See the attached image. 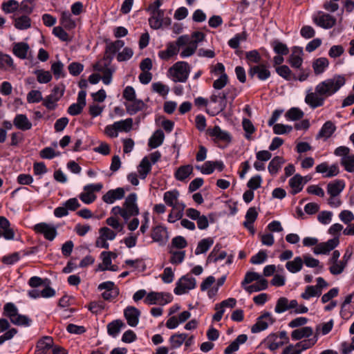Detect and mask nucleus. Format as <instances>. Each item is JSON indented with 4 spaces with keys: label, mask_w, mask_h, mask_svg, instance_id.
<instances>
[{
    "label": "nucleus",
    "mask_w": 354,
    "mask_h": 354,
    "mask_svg": "<svg viewBox=\"0 0 354 354\" xmlns=\"http://www.w3.org/2000/svg\"><path fill=\"white\" fill-rule=\"evenodd\" d=\"M0 230L6 239L12 240L14 239V231L10 228L9 221L4 216H0Z\"/></svg>",
    "instance_id": "a878e982"
},
{
    "label": "nucleus",
    "mask_w": 354,
    "mask_h": 354,
    "mask_svg": "<svg viewBox=\"0 0 354 354\" xmlns=\"http://www.w3.org/2000/svg\"><path fill=\"white\" fill-rule=\"evenodd\" d=\"M29 46L24 42L17 43L13 46L14 54L21 59L26 58Z\"/></svg>",
    "instance_id": "ea45409f"
},
{
    "label": "nucleus",
    "mask_w": 354,
    "mask_h": 354,
    "mask_svg": "<svg viewBox=\"0 0 354 354\" xmlns=\"http://www.w3.org/2000/svg\"><path fill=\"white\" fill-rule=\"evenodd\" d=\"M179 195V192L176 189L168 191L164 194L163 199L167 205L173 207L178 200Z\"/></svg>",
    "instance_id": "49530a36"
},
{
    "label": "nucleus",
    "mask_w": 354,
    "mask_h": 354,
    "mask_svg": "<svg viewBox=\"0 0 354 354\" xmlns=\"http://www.w3.org/2000/svg\"><path fill=\"white\" fill-rule=\"evenodd\" d=\"M125 190L123 187H118L108 191L103 196L102 200L107 204H112L116 200H120L124 197Z\"/></svg>",
    "instance_id": "6ab92c4d"
},
{
    "label": "nucleus",
    "mask_w": 354,
    "mask_h": 354,
    "mask_svg": "<svg viewBox=\"0 0 354 354\" xmlns=\"http://www.w3.org/2000/svg\"><path fill=\"white\" fill-rule=\"evenodd\" d=\"M340 164L344 169L350 173L354 172V154L341 158Z\"/></svg>",
    "instance_id": "5fc2aeb1"
},
{
    "label": "nucleus",
    "mask_w": 354,
    "mask_h": 354,
    "mask_svg": "<svg viewBox=\"0 0 354 354\" xmlns=\"http://www.w3.org/2000/svg\"><path fill=\"white\" fill-rule=\"evenodd\" d=\"M313 21L319 26L329 29L336 24V19L329 14L319 12L317 16L313 18Z\"/></svg>",
    "instance_id": "2eb2a0df"
},
{
    "label": "nucleus",
    "mask_w": 354,
    "mask_h": 354,
    "mask_svg": "<svg viewBox=\"0 0 354 354\" xmlns=\"http://www.w3.org/2000/svg\"><path fill=\"white\" fill-rule=\"evenodd\" d=\"M177 45L178 46V49L183 48L180 52V57L182 58H185L192 56L194 55L197 49L195 43H190L189 40V35H184L180 36L177 39Z\"/></svg>",
    "instance_id": "1a4fd4ad"
},
{
    "label": "nucleus",
    "mask_w": 354,
    "mask_h": 354,
    "mask_svg": "<svg viewBox=\"0 0 354 354\" xmlns=\"http://www.w3.org/2000/svg\"><path fill=\"white\" fill-rule=\"evenodd\" d=\"M289 301L286 297H280L276 304L274 311L277 313H282L289 310Z\"/></svg>",
    "instance_id": "13d9d810"
},
{
    "label": "nucleus",
    "mask_w": 354,
    "mask_h": 354,
    "mask_svg": "<svg viewBox=\"0 0 354 354\" xmlns=\"http://www.w3.org/2000/svg\"><path fill=\"white\" fill-rule=\"evenodd\" d=\"M37 80L41 84H46L52 80V75L49 71L38 70L35 71Z\"/></svg>",
    "instance_id": "0e129e2a"
},
{
    "label": "nucleus",
    "mask_w": 354,
    "mask_h": 354,
    "mask_svg": "<svg viewBox=\"0 0 354 354\" xmlns=\"http://www.w3.org/2000/svg\"><path fill=\"white\" fill-rule=\"evenodd\" d=\"M208 135L214 138V140L229 142L231 140L230 135L225 131H223L219 127L215 126L207 130Z\"/></svg>",
    "instance_id": "412c9836"
},
{
    "label": "nucleus",
    "mask_w": 354,
    "mask_h": 354,
    "mask_svg": "<svg viewBox=\"0 0 354 354\" xmlns=\"http://www.w3.org/2000/svg\"><path fill=\"white\" fill-rule=\"evenodd\" d=\"M103 185L101 183L90 184L84 187V192L79 196L80 199L86 204L92 203L95 199V192H100Z\"/></svg>",
    "instance_id": "9d476101"
},
{
    "label": "nucleus",
    "mask_w": 354,
    "mask_h": 354,
    "mask_svg": "<svg viewBox=\"0 0 354 354\" xmlns=\"http://www.w3.org/2000/svg\"><path fill=\"white\" fill-rule=\"evenodd\" d=\"M172 300V296L169 293L150 292L147 295L144 302L147 305L164 306Z\"/></svg>",
    "instance_id": "423d86ee"
},
{
    "label": "nucleus",
    "mask_w": 354,
    "mask_h": 354,
    "mask_svg": "<svg viewBox=\"0 0 354 354\" xmlns=\"http://www.w3.org/2000/svg\"><path fill=\"white\" fill-rule=\"evenodd\" d=\"M319 328V326H317L316 328V335L313 337L302 340L296 344V348H298L301 353L302 351L306 350L316 344V342H317V335Z\"/></svg>",
    "instance_id": "4c0bfd02"
},
{
    "label": "nucleus",
    "mask_w": 354,
    "mask_h": 354,
    "mask_svg": "<svg viewBox=\"0 0 354 354\" xmlns=\"http://www.w3.org/2000/svg\"><path fill=\"white\" fill-rule=\"evenodd\" d=\"M124 45L122 40H116L114 42H110L106 44L104 57L100 60V62H105V65H110L114 55Z\"/></svg>",
    "instance_id": "9b49d317"
},
{
    "label": "nucleus",
    "mask_w": 354,
    "mask_h": 354,
    "mask_svg": "<svg viewBox=\"0 0 354 354\" xmlns=\"http://www.w3.org/2000/svg\"><path fill=\"white\" fill-rule=\"evenodd\" d=\"M114 124L118 131L129 132L132 128L133 120L132 118H127L115 122Z\"/></svg>",
    "instance_id": "603ef678"
},
{
    "label": "nucleus",
    "mask_w": 354,
    "mask_h": 354,
    "mask_svg": "<svg viewBox=\"0 0 354 354\" xmlns=\"http://www.w3.org/2000/svg\"><path fill=\"white\" fill-rule=\"evenodd\" d=\"M109 65H105V62L100 61L93 65L95 71L103 73L102 80L103 83L106 85L111 82L112 74L114 72V69L109 68Z\"/></svg>",
    "instance_id": "f3484780"
},
{
    "label": "nucleus",
    "mask_w": 354,
    "mask_h": 354,
    "mask_svg": "<svg viewBox=\"0 0 354 354\" xmlns=\"http://www.w3.org/2000/svg\"><path fill=\"white\" fill-rule=\"evenodd\" d=\"M151 169V164L149 158L145 157L138 166V173L142 179H145Z\"/></svg>",
    "instance_id": "c03bdc74"
},
{
    "label": "nucleus",
    "mask_w": 354,
    "mask_h": 354,
    "mask_svg": "<svg viewBox=\"0 0 354 354\" xmlns=\"http://www.w3.org/2000/svg\"><path fill=\"white\" fill-rule=\"evenodd\" d=\"M313 333V328L310 326H304L294 330L291 333V337L293 340H299L304 337H309Z\"/></svg>",
    "instance_id": "7c9ffc66"
},
{
    "label": "nucleus",
    "mask_w": 354,
    "mask_h": 354,
    "mask_svg": "<svg viewBox=\"0 0 354 354\" xmlns=\"http://www.w3.org/2000/svg\"><path fill=\"white\" fill-rule=\"evenodd\" d=\"M140 315V310L133 306H128L124 310V316L127 324L132 327L138 325Z\"/></svg>",
    "instance_id": "a211bd4d"
},
{
    "label": "nucleus",
    "mask_w": 354,
    "mask_h": 354,
    "mask_svg": "<svg viewBox=\"0 0 354 354\" xmlns=\"http://www.w3.org/2000/svg\"><path fill=\"white\" fill-rule=\"evenodd\" d=\"M346 84V78L342 75H335L331 78L319 82L315 91L309 89L305 97V102L312 109L324 105L326 99L336 93Z\"/></svg>",
    "instance_id": "f257e3e1"
},
{
    "label": "nucleus",
    "mask_w": 354,
    "mask_h": 354,
    "mask_svg": "<svg viewBox=\"0 0 354 354\" xmlns=\"http://www.w3.org/2000/svg\"><path fill=\"white\" fill-rule=\"evenodd\" d=\"M272 46L275 53L278 55H286L289 53V49L288 46L285 44L278 40L273 41L272 42Z\"/></svg>",
    "instance_id": "864d4df0"
},
{
    "label": "nucleus",
    "mask_w": 354,
    "mask_h": 354,
    "mask_svg": "<svg viewBox=\"0 0 354 354\" xmlns=\"http://www.w3.org/2000/svg\"><path fill=\"white\" fill-rule=\"evenodd\" d=\"M227 82L228 76L227 74H223L214 80L212 86L216 90H221L227 85Z\"/></svg>",
    "instance_id": "774afa93"
},
{
    "label": "nucleus",
    "mask_w": 354,
    "mask_h": 354,
    "mask_svg": "<svg viewBox=\"0 0 354 354\" xmlns=\"http://www.w3.org/2000/svg\"><path fill=\"white\" fill-rule=\"evenodd\" d=\"M151 88L153 91L158 93L162 96L167 95L169 91V88L167 85L160 82L153 83Z\"/></svg>",
    "instance_id": "e2e57ef3"
},
{
    "label": "nucleus",
    "mask_w": 354,
    "mask_h": 354,
    "mask_svg": "<svg viewBox=\"0 0 354 354\" xmlns=\"http://www.w3.org/2000/svg\"><path fill=\"white\" fill-rule=\"evenodd\" d=\"M125 326L124 323L120 319L114 320L107 325V331L109 335L115 337L120 332L121 328Z\"/></svg>",
    "instance_id": "72a5a7b5"
},
{
    "label": "nucleus",
    "mask_w": 354,
    "mask_h": 354,
    "mask_svg": "<svg viewBox=\"0 0 354 354\" xmlns=\"http://www.w3.org/2000/svg\"><path fill=\"white\" fill-rule=\"evenodd\" d=\"M214 241L212 238L203 239L198 242L195 254L198 255L202 253L206 252L209 248L213 245Z\"/></svg>",
    "instance_id": "de8ad7c7"
},
{
    "label": "nucleus",
    "mask_w": 354,
    "mask_h": 354,
    "mask_svg": "<svg viewBox=\"0 0 354 354\" xmlns=\"http://www.w3.org/2000/svg\"><path fill=\"white\" fill-rule=\"evenodd\" d=\"M302 54L303 50L301 48L295 46L292 48V54L289 57V63L292 67L296 68L301 67L303 62Z\"/></svg>",
    "instance_id": "393cba45"
},
{
    "label": "nucleus",
    "mask_w": 354,
    "mask_h": 354,
    "mask_svg": "<svg viewBox=\"0 0 354 354\" xmlns=\"http://www.w3.org/2000/svg\"><path fill=\"white\" fill-rule=\"evenodd\" d=\"M304 112L299 108H291L286 113V117L290 120H297L302 118Z\"/></svg>",
    "instance_id": "680f3d73"
},
{
    "label": "nucleus",
    "mask_w": 354,
    "mask_h": 354,
    "mask_svg": "<svg viewBox=\"0 0 354 354\" xmlns=\"http://www.w3.org/2000/svg\"><path fill=\"white\" fill-rule=\"evenodd\" d=\"M245 40H246V35L245 32L236 34L233 38L229 40L228 45L232 48L236 49L239 47L240 42Z\"/></svg>",
    "instance_id": "69168bd1"
},
{
    "label": "nucleus",
    "mask_w": 354,
    "mask_h": 354,
    "mask_svg": "<svg viewBox=\"0 0 354 354\" xmlns=\"http://www.w3.org/2000/svg\"><path fill=\"white\" fill-rule=\"evenodd\" d=\"M196 281L193 277L187 274L183 276L176 283V286L174 290L176 295H180L187 293L189 290L195 288Z\"/></svg>",
    "instance_id": "0eeeda50"
},
{
    "label": "nucleus",
    "mask_w": 354,
    "mask_h": 354,
    "mask_svg": "<svg viewBox=\"0 0 354 354\" xmlns=\"http://www.w3.org/2000/svg\"><path fill=\"white\" fill-rule=\"evenodd\" d=\"M335 129L336 127L335 124L331 121H327L321 128L317 136V138H323L326 140L332 136Z\"/></svg>",
    "instance_id": "c756f323"
},
{
    "label": "nucleus",
    "mask_w": 354,
    "mask_h": 354,
    "mask_svg": "<svg viewBox=\"0 0 354 354\" xmlns=\"http://www.w3.org/2000/svg\"><path fill=\"white\" fill-rule=\"evenodd\" d=\"M274 319L270 313L266 312L257 318V321L251 328L253 333H257L266 330L269 325L274 322Z\"/></svg>",
    "instance_id": "ddd939ff"
},
{
    "label": "nucleus",
    "mask_w": 354,
    "mask_h": 354,
    "mask_svg": "<svg viewBox=\"0 0 354 354\" xmlns=\"http://www.w3.org/2000/svg\"><path fill=\"white\" fill-rule=\"evenodd\" d=\"M175 82H185L188 79L190 68L189 65L185 62H177L168 71Z\"/></svg>",
    "instance_id": "20e7f679"
},
{
    "label": "nucleus",
    "mask_w": 354,
    "mask_h": 354,
    "mask_svg": "<svg viewBox=\"0 0 354 354\" xmlns=\"http://www.w3.org/2000/svg\"><path fill=\"white\" fill-rule=\"evenodd\" d=\"M129 103H125L127 111L130 115L136 114L139 111L142 110L145 106L144 102L140 100H135L129 101Z\"/></svg>",
    "instance_id": "c9c22d12"
},
{
    "label": "nucleus",
    "mask_w": 354,
    "mask_h": 354,
    "mask_svg": "<svg viewBox=\"0 0 354 354\" xmlns=\"http://www.w3.org/2000/svg\"><path fill=\"white\" fill-rule=\"evenodd\" d=\"M329 264H330L329 271L333 275H337L343 272L346 266L345 262H343L342 260L337 262L330 263Z\"/></svg>",
    "instance_id": "4d7b16f0"
},
{
    "label": "nucleus",
    "mask_w": 354,
    "mask_h": 354,
    "mask_svg": "<svg viewBox=\"0 0 354 354\" xmlns=\"http://www.w3.org/2000/svg\"><path fill=\"white\" fill-rule=\"evenodd\" d=\"M187 335L185 333L176 334L171 336L169 341L172 348L180 347L185 341Z\"/></svg>",
    "instance_id": "6e6d98bb"
},
{
    "label": "nucleus",
    "mask_w": 354,
    "mask_h": 354,
    "mask_svg": "<svg viewBox=\"0 0 354 354\" xmlns=\"http://www.w3.org/2000/svg\"><path fill=\"white\" fill-rule=\"evenodd\" d=\"M170 253L171 254L170 258V262L172 264L181 263L185 257V251H171Z\"/></svg>",
    "instance_id": "338daca9"
},
{
    "label": "nucleus",
    "mask_w": 354,
    "mask_h": 354,
    "mask_svg": "<svg viewBox=\"0 0 354 354\" xmlns=\"http://www.w3.org/2000/svg\"><path fill=\"white\" fill-rule=\"evenodd\" d=\"M14 26L18 30H26L31 26V19L28 15H22L14 17Z\"/></svg>",
    "instance_id": "c85d7f7f"
},
{
    "label": "nucleus",
    "mask_w": 354,
    "mask_h": 354,
    "mask_svg": "<svg viewBox=\"0 0 354 354\" xmlns=\"http://www.w3.org/2000/svg\"><path fill=\"white\" fill-rule=\"evenodd\" d=\"M64 92V86L63 85L56 86L52 93L43 100V105L48 110L55 109L57 106V102L62 97Z\"/></svg>",
    "instance_id": "6e6552de"
},
{
    "label": "nucleus",
    "mask_w": 354,
    "mask_h": 354,
    "mask_svg": "<svg viewBox=\"0 0 354 354\" xmlns=\"http://www.w3.org/2000/svg\"><path fill=\"white\" fill-rule=\"evenodd\" d=\"M137 195L135 193L130 194L125 199L123 203V218L127 221L131 216H135L139 214V208L136 203Z\"/></svg>",
    "instance_id": "39448f33"
},
{
    "label": "nucleus",
    "mask_w": 354,
    "mask_h": 354,
    "mask_svg": "<svg viewBox=\"0 0 354 354\" xmlns=\"http://www.w3.org/2000/svg\"><path fill=\"white\" fill-rule=\"evenodd\" d=\"M34 7L33 0H24L19 3V12L28 16L32 12Z\"/></svg>",
    "instance_id": "3c124183"
},
{
    "label": "nucleus",
    "mask_w": 354,
    "mask_h": 354,
    "mask_svg": "<svg viewBox=\"0 0 354 354\" xmlns=\"http://www.w3.org/2000/svg\"><path fill=\"white\" fill-rule=\"evenodd\" d=\"M268 288V281L263 278H261L257 280L254 284L245 286L244 289L249 293L254 292H259L261 290H266Z\"/></svg>",
    "instance_id": "a19ab883"
},
{
    "label": "nucleus",
    "mask_w": 354,
    "mask_h": 354,
    "mask_svg": "<svg viewBox=\"0 0 354 354\" xmlns=\"http://www.w3.org/2000/svg\"><path fill=\"white\" fill-rule=\"evenodd\" d=\"M60 24L65 28L71 30L75 27V22L72 19L71 15L68 11L62 12Z\"/></svg>",
    "instance_id": "a18cd8bd"
},
{
    "label": "nucleus",
    "mask_w": 354,
    "mask_h": 354,
    "mask_svg": "<svg viewBox=\"0 0 354 354\" xmlns=\"http://www.w3.org/2000/svg\"><path fill=\"white\" fill-rule=\"evenodd\" d=\"M219 250L218 245H216V246L214 247L213 250L209 254V256L207 257V261L216 263L218 260L224 259L226 257L227 253L225 251H222L219 253L218 255H216L215 254V252L216 250Z\"/></svg>",
    "instance_id": "052dcab7"
},
{
    "label": "nucleus",
    "mask_w": 354,
    "mask_h": 354,
    "mask_svg": "<svg viewBox=\"0 0 354 354\" xmlns=\"http://www.w3.org/2000/svg\"><path fill=\"white\" fill-rule=\"evenodd\" d=\"M277 74L286 80H297V77L292 73L289 67L282 65L276 68Z\"/></svg>",
    "instance_id": "8fccbe9b"
},
{
    "label": "nucleus",
    "mask_w": 354,
    "mask_h": 354,
    "mask_svg": "<svg viewBox=\"0 0 354 354\" xmlns=\"http://www.w3.org/2000/svg\"><path fill=\"white\" fill-rule=\"evenodd\" d=\"M345 187V183L342 180H336L327 185V192L330 196H338Z\"/></svg>",
    "instance_id": "bb28decb"
},
{
    "label": "nucleus",
    "mask_w": 354,
    "mask_h": 354,
    "mask_svg": "<svg viewBox=\"0 0 354 354\" xmlns=\"http://www.w3.org/2000/svg\"><path fill=\"white\" fill-rule=\"evenodd\" d=\"M248 74L251 77L254 75H257L260 80H266L270 76V72L265 64H259L250 67Z\"/></svg>",
    "instance_id": "aec40b11"
},
{
    "label": "nucleus",
    "mask_w": 354,
    "mask_h": 354,
    "mask_svg": "<svg viewBox=\"0 0 354 354\" xmlns=\"http://www.w3.org/2000/svg\"><path fill=\"white\" fill-rule=\"evenodd\" d=\"M3 315L8 317L10 322L17 326H29L32 322L27 316L19 314L17 308L12 303L4 305Z\"/></svg>",
    "instance_id": "7ed1b4c3"
},
{
    "label": "nucleus",
    "mask_w": 354,
    "mask_h": 354,
    "mask_svg": "<svg viewBox=\"0 0 354 354\" xmlns=\"http://www.w3.org/2000/svg\"><path fill=\"white\" fill-rule=\"evenodd\" d=\"M19 3L15 0H9L3 3L2 10L6 13H12L19 9Z\"/></svg>",
    "instance_id": "bf43d9fd"
},
{
    "label": "nucleus",
    "mask_w": 354,
    "mask_h": 354,
    "mask_svg": "<svg viewBox=\"0 0 354 354\" xmlns=\"http://www.w3.org/2000/svg\"><path fill=\"white\" fill-rule=\"evenodd\" d=\"M237 95V89L232 86H228L222 91L214 92L210 96L209 100L211 102L216 104V106L212 111L211 115H215L224 111L227 103L232 104Z\"/></svg>",
    "instance_id": "f03ea898"
},
{
    "label": "nucleus",
    "mask_w": 354,
    "mask_h": 354,
    "mask_svg": "<svg viewBox=\"0 0 354 354\" xmlns=\"http://www.w3.org/2000/svg\"><path fill=\"white\" fill-rule=\"evenodd\" d=\"M165 138L164 133L162 130L158 129L154 132L153 136L149 140V146L152 148H156L162 145Z\"/></svg>",
    "instance_id": "79ce46f5"
},
{
    "label": "nucleus",
    "mask_w": 354,
    "mask_h": 354,
    "mask_svg": "<svg viewBox=\"0 0 354 354\" xmlns=\"http://www.w3.org/2000/svg\"><path fill=\"white\" fill-rule=\"evenodd\" d=\"M303 264V259L300 257H297L292 261H288L286 263V268L290 272L296 273L302 269Z\"/></svg>",
    "instance_id": "f704fd0d"
},
{
    "label": "nucleus",
    "mask_w": 354,
    "mask_h": 354,
    "mask_svg": "<svg viewBox=\"0 0 354 354\" xmlns=\"http://www.w3.org/2000/svg\"><path fill=\"white\" fill-rule=\"evenodd\" d=\"M303 177L299 174L295 175L289 180V185L291 188V194L295 195L303 189Z\"/></svg>",
    "instance_id": "2f4dec72"
},
{
    "label": "nucleus",
    "mask_w": 354,
    "mask_h": 354,
    "mask_svg": "<svg viewBox=\"0 0 354 354\" xmlns=\"http://www.w3.org/2000/svg\"><path fill=\"white\" fill-rule=\"evenodd\" d=\"M322 295V290L315 286H306L305 291L301 293V297L304 299H309L313 297H319Z\"/></svg>",
    "instance_id": "09e8293b"
},
{
    "label": "nucleus",
    "mask_w": 354,
    "mask_h": 354,
    "mask_svg": "<svg viewBox=\"0 0 354 354\" xmlns=\"http://www.w3.org/2000/svg\"><path fill=\"white\" fill-rule=\"evenodd\" d=\"M34 229L37 233L43 234L46 239L53 241L57 234L55 226L46 223H40L35 225Z\"/></svg>",
    "instance_id": "f8f14e48"
},
{
    "label": "nucleus",
    "mask_w": 354,
    "mask_h": 354,
    "mask_svg": "<svg viewBox=\"0 0 354 354\" xmlns=\"http://www.w3.org/2000/svg\"><path fill=\"white\" fill-rule=\"evenodd\" d=\"M179 52L178 46L177 45V40L176 42H169L167 44V48L164 50L158 52L159 57L162 60H169L174 55H176Z\"/></svg>",
    "instance_id": "4be33fe9"
},
{
    "label": "nucleus",
    "mask_w": 354,
    "mask_h": 354,
    "mask_svg": "<svg viewBox=\"0 0 354 354\" xmlns=\"http://www.w3.org/2000/svg\"><path fill=\"white\" fill-rule=\"evenodd\" d=\"M285 162L284 159L280 156H275L268 165V171L272 175H275L281 169L282 165Z\"/></svg>",
    "instance_id": "37998d69"
},
{
    "label": "nucleus",
    "mask_w": 354,
    "mask_h": 354,
    "mask_svg": "<svg viewBox=\"0 0 354 354\" xmlns=\"http://www.w3.org/2000/svg\"><path fill=\"white\" fill-rule=\"evenodd\" d=\"M12 58L7 55L0 53V69L5 71H10L15 69Z\"/></svg>",
    "instance_id": "473e14b6"
},
{
    "label": "nucleus",
    "mask_w": 354,
    "mask_h": 354,
    "mask_svg": "<svg viewBox=\"0 0 354 354\" xmlns=\"http://www.w3.org/2000/svg\"><path fill=\"white\" fill-rule=\"evenodd\" d=\"M339 243V236L328 240L326 242L320 243L317 245L313 252L315 254H326L336 248Z\"/></svg>",
    "instance_id": "4468645a"
},
{
    "label": "nucleus",
    "mask_w": 354,
    "mask_h": 354,
    "mask_svg": "<svg viewBox=\"0 0 354 354\" xmlns=\"http://www.w3.org/2000/svg\"><path fill=\"white\" fill-rule=\"evenodd\" d=\"M328 60L325 57H319L313 63V68L315 75H320L324 72L328 66Z\"/></svg>",
    "instance_id": "e433bc0d"
},
{
    "label": "nucleus",
    "mask_w": 354,
    "mask_h": 354,
    "mask_svg": "<svg viewBox=\"0 0 354 354\" xmlns=\"http://www.w3.org/2000/svg\"><path fill=\"white\" fill-rule=\"evenodd\" d=\"M193 171V167L190 165L180 167L175 172V177L178 180H185Z\"/></svg>",
    "instance_id": "58836bf2"
},
{
    "label": "nucleus",
    "mask_w": 354,
    "mask_h": 354,
    "mask_svg": "<svg viewBox=\"0 0 354 354\" xmlns=\"http://www.w3.org/2000/svg\"><path fill=\"white\" fill-rule=\"evenodd\" d=\"M248 339L245 334L239 335L224 351L225 354H231L239 350V345L244 344Z\"/></svg>",
    "instance_id": "cd10ccee"
},
{
    "label": "nucleus",
    "mask_w": 354,
    "mask_h": 354,
    "mask_svg": "<svg viewBox=\"0 0 354 354\" xmlns=\"http://www.w3.org/2000/svg\"><path fill=\"white\" fill-rule=\"evenodd\" d=\"M151 237L154 242L164 245L168 241L169 236L167 229L161 225H158L152 229Z\"/></svg>",
    "instance_id": "dca6fc26"
},
{
    "label": "nucleus",
    "mask_w": 354,
    "mask_h": 354,
    "mask_svg": "<svg viewBox=\"0 0 354 354\" xmlns=\"http://www.w3.org/2000/svg\"><path fill=\"white\" fill-rule=\"evenodd\" d=\"M53 338L49 336H45L38 341L35 354H46L47 351L53 346Z\"/></svg>",
    "instance_id": "b1692460"
},
{
    "label": "nucleus",
    "mask_w": 354,
    "mask_h": 354,
    "mask_svg": "<svg viewBox=\"0 0 354 354\" xmlns=\"http://www.w3.org/2000/svg\"><path fill=\"white\" fill-rule=\"evenodd\" d=\"M15 127L21 131H28L32 128V123L25 114H17L13 120Z\"/></svg>",
    "instance_id": "5701e85b"
}]
</instances>
